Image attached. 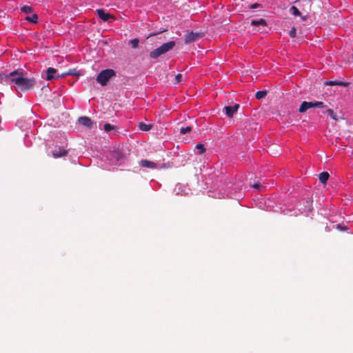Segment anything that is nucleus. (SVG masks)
<instances>
[{
    "mask_svg": "<svg viewBox=\"0 0 353 353\" xmlns=\"http://www.w3.org/2000/svg\"><path fill=\"white\" fill-rule=\"evenodd\" d=\"M66 75H68V74H66V72H65L62 73L61 74H58V75L56 77V78L64 77H65Z\"/></svg>",
    "mask_w": 353,
    "mask_h": 353,
    "instance_id": "72a5a7b5",
    "label": "nucleus"
},
{
    "mask_svg": "<svg viewBox=\"0 0 353 353\" xmlns=\"http://www.w3.org/2000/svg\"><path fill=\"white\" fill-rule=\"evenodd\" d=\"M26 20L33 23H37L38 22V15L37 14H32L31 16L26 17Z\"/></svg>",
    "mask_w": 353,
    "mask_h": 353,
    "instance_id": "dca6fc26",
    "label": "nucleus"
},
{
    "mask_svg": "<svg viewBox=\"0 0 353 353\" xmlns=\"http://www.w3.org/2000/svg\"><path fill=\"white\" fill-rule=\"evenodd\" d=\"M312 108V105L310 104V101H303L299 108V112L300 113H304L308 109Z\"/></svg>",
    "mask_w": 353,
    "mask_h": 353,
    "instance_id": "f8f14e48",
    "label": "nucleus"
},
{
    "mask_svg": "<svg viewBox=\"0 0 353 353\" xmlns=\"http://www.w3.org/2000/svg\"><path fill=\"white\" fill-rule=\"evenodd\" d=\"M251 26H265L266 25V21L263 19H260L259 20H251L250 21Z\"/></svg>",
    "mask_w": 353,
    "mask_h": 353,
    "instance_id": "f3484780",
    "label": "nucleus"
},
{
    "mask_svg": "<svg viewBox=\"0 0 353 353\" xmlns=\"http://www.w3.org/2000/svg\"><path fill=\"white\" fill-rule=\"evenodd\" d=\"M98 16L100 19H101L103 21H107L110 19V14L105 13L103 9H97L96 10Z\"/></svg>",
    "mask_w": 353,
    "mask_h": 353,
    "instance_id": "1a4fd4ad",
    "label": "nucleus"
},
{
    "mask_svg": "<svg viewBox=\"0 0 353 353\" xmlns=\"http://www.w3.org/2000/svg\"><path fill=\"white\" fill-rule=\"evenodd\" d=\"M312 108H324L326 105L322 101H310Z\"/></svg>",
    "mask_w": 353,
    "mask_h": 353,
    "instance_id": "a211bd4d",
    "label": "nucleus"
},
{
    "mask_svg": "<svg viewBox=\"0 0 353 353\" xmlns=\"http://www.w3.org/2000/svg\"><path fill=\"white\" fill-rule=\"evenodd\" d=\"M329 174L327 172H323L319 174V181L322 183H325L329 179Z\"/></svg>",
    "mask_w": 353,
    "mask_h": 353,
    "instance_id": "4468645a",
    "label": "nucleus"
},
{
    "mask_svg": "<svg viewBox=\"0 0 353 353\" xmlns=\"http://www.w3.org/2000/svg\"><path fill=\"white\" fill-rule=\"evenodd\" d=\"M57 73V70L53 68H48L46 70V80L50 81L52 80L56 77H54V74Z\"/></svg>",
    "mask_w": 353,
    "mask_h": 353,
    "instance_id": "9b49d317",
    "label": "nucleus"
},
{
    "mask_svg": "<svg viewBox=\"0 0 353 353\" xmlns=\"http://www.w3.org/2000/svg\"><path fill=\"white\" fill-rule=\"evenodd\" d=\"M139 39H137V38L133 39H132V40L130 41V43H131L132 47L133 48H138V46H139Z\"/></svg>",
    "mask_w": 353,
    "mask_h": 353,
    "instance_id": "b1692460",
    "label": "nucleus"
},
{
    "mask_svg": "<svg viewBox=\"0 0 353 353\" xmlns=\"http://www.w3.org/2000/svg\"><path fill=\"white\" fill-rule=\"evenodd\" d=\"M259 7H260V4L256 3L250 6V9H255V8H257Z\"/></svg>",
    "mask_w": 353,
    "mask_h": 353,
    "instance_id": "2f4dec72",
    "label": "nucleus"
},
{
    "mask_svg": "<svg viewBox=\"0 0 353 353\" xmlns=\"http://www.w3.org/2000/svg\"><path fill=\"white\" fill-rule=\"evenodd\" d=\"M32 7L31 6H23L21 8V11L22 12H24L26 14H29V13H31L32 12Z\"/></svg>",
    "mask_w": 353,
    "mask_h": 353,
    "instance_id": "aec40b11",
    "label": "nucleus"
},
{
    "mask_svg": "<svg viewBox=\"0 0 353 353\" xmlns=\"http://www.w3.org/2000/svg\"><path fill=\"white\" fill-rule=\"evenodd\" d=\"M113 76H115V72L113 70H112V77Z\"/></svg>",
    "mask_w": 353,
    "mask_h": 353,
    "instance_id": "f704fd0d",
    "label": "nucleus"
},
{
    "mask_svg": "<svg viewBox=\"0 0 353 353\" xmlns=\"http://www.w3.org/2000/svg\"><path fill=\"white\" fill-rule=\"evenodd\" d=\"M192 130L191 127L190 126H187V127H183L180 129V132L182 134H185L189 132H190Z\"/></svg>",
    "mask_w": 353,
    "mask_h": 353,
    "instance_id": "a878e982",
    "label": "nucleus"
},
{
    "mask_svg": "<svg viewBox=\"0 0 353 353\" xmlns=\"http://www.w3.org/2000/svg\"><path fill=\"white\" fill-rule=\"evenodd\" d=\"M110 79V69H105L102 70L97 77V81L101 85H105L107 82Z\"/></svg>",
    "mask_w": 353,
    "mask_h": 353,
    "instance_id": "20e7f679",
    "label": "nucleus"
},
{
    "mask_svg": "<svg viewBox=\"0 0 353 353\" xmlns=\"http://www.w3.org/2000/svg\"><path fill=\"white\" fill-rule=\"evenodd\" d=\"M239 108V105L236 103L232 106H225L224 108V112L228 117L231 118Z\"/></svg>",
    "mask_w": 353,
    "mask_h": 353,
    "instance_id": "0eeeda50",
    "label": "nucleus"
},
{
    "mask_svg": "<svg viewBox=\"0 0 353 353\" xmlns=\"http://www.w3.org/2000/svg\"><path fill=\"white\" fill-rule=\"evenodd\" d=\"M139 165L143 168H148L154 169L157 167V164L148 160H141L139 161Z\"/></svg>",
    "mask_w": 353,
    "mask_h": 353,
    "instance_id": "9d476101",
    "label": "nucleus"
},
{
    "mask_svg": "<svg viewBox=\"0 0 353 353\" xmlns=\"http://www.w3.org/2000/svg\"><path fill=\"white\" fill-rule=\"evenodd\" d=\"M152 125L151 124H145L143 122L139 123V128L142 131L148 132L152 128Z\"/></svg>",
    "mask_w": 353,
    "mask_h": 353,
    "instance_id": "2eb2a0df",
    "label": "nucleus"
},
{
    "mask_svg": "<svg viewBox=\"0 0 353 353\" xmlns=\"http://www.w3.org/2000/svg\"><path fill=\"white\" fill-rule=\"evenodd\" d=\"M67 154L68 151L62 148H57L52 152V155L55 159L65 157Z\"/></svg>",
    "mask_w": 353,
    "mask_h": 353,
    "instance_id": "423d86ee",
    "label": "nucleus"
},
{
    "mask_svg": "<svg viewBox=\"0 0 353 353\" xmlns=\"http://www.w3.org/2000/svg\"><path fill=\"white\" fill-rule=\"evenodd\" d=\"M334 120H337L336 116L332 109H327L326 112Z\"/></svg>",
    "mask_w": 353,
    "mask_h": 353,
    "instance_id": "cd10ccee",
    "label": "nucleus"
},
{
    "mask_svg": "<svg viewBox=\"0 0 353 353\" xmlns=\"http://www.w3.org/2000/svg\"><path fill=\"white\" fill-rule=\"evenodd\" d=\"M292 14L295 16H301V12L296 6H292L290 8Z\"/></svg>",
    "mask_w": 353,
    "mask_h": 353,
    "instance_id": "5701e85b",
    "label": "nucleus"
},
{
    "mask_svg": "<svg viewBox=\"0 0 353 353\" xmlns=\"http://www.w3.org/2000/svg\"><path fill=\"white\" fill-rule=\"evenodd\" d=\"M130 150L128 147L123 144H118L114 146V150L112 152V159H115L117 164L123 163L129 155Z\"/></svg>",
    "mask_w": 353,
    "mask_h": 353,
    "instance_id": "f03ea898",
    "label": "nucleus"
},
{
    "mask_svg": "<svg viewBox=\"0 0 353 353\" xmlns=\"http://www.w3.org/2000/svg\"><path fill=\"white\" fill-rule=\"evenodd\" d=\"M203 34L201 32H190L185 34L184 41L186 44L193 43L202 38Z\"/></svg>",
    "mask_w": 353,
    "mask_h": 353,
    "instance_id": "39448f33",
    "label": "nucleus"
},
{
    "mask_svg": "<svg viewBox=\"0 0 353 353\" xmlns=\"http://www.w3.org/2000/svg\"><path fill=\"white\" fill-rule=\"evenodd\" d=\"M325 85H342L346 86L347 85V83L343 81H328L325 82Z\"/></svg>",
    "mask_w": 353,
    "mask_h": 353,
    "instance_id": "ddd939ff",
    "label": "nucleus"
},
{
    "mask_svg": "<svg viewBox=\"0 0 353 353\" xmlns=\"http://www.w3.org/2000/svg\"><path fill=\"white\" fill-rule=\"evenodd\" d=\"M260 186H261V183H255L252 185V188H256V189L259 188Z\"/></svg>",
    "mask_w": 353,
    "mask_h": 353,
    "instance_id": "473e14b6",
    "label": "nucleus"
},
{
    "mask_svg": "<svg viewBox=\"0 0 353 353\" xmlns=\"http://www.w3.org/2000/svg\"><path fill=\"white\" fill-rule=\"evenodd\" d=\"M196 148L199 150V153L200 154L204 153L205 152V145L201 143H199L196 144Z\"/></svg>",
    "mask_w": 353,
    "mask_h": 353,
    "instance_id": "4be33fe9",
    "label": "nucleus"
},
{
    "mask_svg": "<svg viewBox=\"0 0 353 353\" xmlns=\"http://www.w3.org/2000/svg\"><path fill=\"white\" fill-rule=\"evenodd\" d=\"M66 74H68V75L77 76V77H79L80 75V73L79 72V71H77L75 68L68 70L66 72Z\"/></svg>",
    "mask_w": 353,
    "mask_h": 353,
    "instance_id": "412c9836",
    "label": "nucleus"
},
{
    "mask_svg": "<svg viewBox=\"0 0 353 353\" xmlns=\"http://www.w3.org/2000/svg\"><path fill=\"white\" fill-rule=\"evenodd\" d=\"M268 92L266 90H261L256 92L255 94V97L257 99H262L267 95Z\"/></svg>",
    "mask_w": 353,
    "mask_h": 353,
    "instance_id": "6ab92c4d",
    "label": "nucleus"
},
{
    "mask_svg": "<svg viewBox=\"0 0 353 353\" xmlns=\"http://www.w3.org/2000/svg\"><path fill=\"white\" fill-rule=\"evenodd\" d=\"M10 81L17 85L16 90L26 92L32 90L35 84L34 79L24 78L22 72L14 70L9 74Z\"/></svg>",
    "mask_w": 353,
    "mask_h": 353,
    "instance_id": "f257e3e1",
    "label": "nucleus"
},
{
    "mask_svg": "<svg viewBox=\"0 0 353 353\" xmlns=\"http://www.w3.org/2000/svg\"><path fill=\"white\" fill-rule=\"evenodd\" d=\"M181 79H182V74H178L175 77V80L178 83H179L181 81Z\"/></svg>",
    "mask_w": 353,
    "mask_h": 353,
    "instance_id": "c756f323",
    "label": "nucleus"
},
{
    "mask_svg": "<svg viewBox=\"0 0 353 353\" xmlns=\"http://www.w3.org/2000/svg\"><path fill=\"white\" fill-rule=\"evenodd\" d=\"M104 130L106 132H110V123H105L104 125Z\"/></svg>",
    "mask_w": 353,
    "mask_h": 353,
    "instance_id": "7c9ffc66",
    "label": "nucleus"
},
{
    "mask_svg": "<svg viewBox=\"0 0 353 353\" xmlns=\"http://www.w3.org/2000/svg\"><path fill=\"white\" fill-rule=\"evenodd\" d=\"M111 129H112V136L116 135V134H118L120 133L119 128L115 125H112Z\"/></svg>",
    "mask_w": 353,
    "mask_h": 353,
    "instance_id": "bb28decb",
    "label": "nucleus"
},
{
    "mask_svg": "<svg viewBox=\"0 0 353 353\" xmlns=\"http://www.w3.org/2000/svg\"><path fill=\"white\" fill-rule=\"evenodd\" d=\"M176 46V42L174 41H171L167 43H163L159 48L154 49V50L150 52V57L152 59H156L159 58L161 55L165 54L166 52L172 50L174 46Z\"/></svg>",
    "mask_w": 353,
    "mask_h": 353,
    "instance_id": "7ed1b4c3",
    "label": "nucleus"
},
{
    "mask_svg": "<svg viewBox=\"0 0 353 353\" xmlns=\"http://www.w3.org/2000/svg\"><path fill=\"white\" fill-rule=\"evenodd\" d=\"M296 30L294 27H292L290 30L289 35L290 37L294 38L296 37Z\"/></svg>",
    "mask_w": 353,
    "mask_h": 353,
    "instance_id": "c85d7f7f",
    "label": "nucleus"
},
{
    "mask_svg": "<svg viewBox=\"0 0 353 353\" xmlns=\"http://www.w3.org/2000/svg\"><path fill=\"white\" fill-rule=\"evenodd\" d=\"M78 123L79 125H81L85 127H88L89 128H92V122L90 118L88 117H81L78 119Z\"/></svg>",
    "mask_w": 353,
    "mask_h": 353,
    "instance_id": "6e6552de",
    "label": "nucleus"
},
{
    "mask_svg": "<svg viewBox=\"0 0 353 353\" xmlns=\"http://www.w3.org/2000/svg\"><path fill=\"white\" fill-rule=\"evenodd\" d=\"M248 125L250 128L254 129V130H256V128L258 127V124L253 121H248Z\"/></svg>",
    "mask_w": 353,
    "mask_h": 353,
    "instance_id": "393cba45",
    "label": "nucleus"
}]
</instances>
